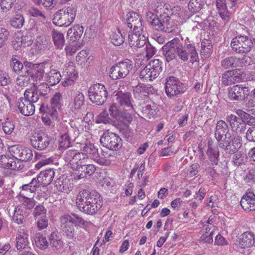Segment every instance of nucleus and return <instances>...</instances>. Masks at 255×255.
<instances>
[{"mask_svg": "<svg viewBox=\"0 0 255 255\" xmlns=\"http://www.w3.org/2000/svg\"><path fill=\"white\" fill-rule=\"evenodd\" d=\"M162 49L163 55L167 62L177 59L182 62H187L189 56L192 63L199 61V56L195 46L188 44L185 47L178 38L168 41L162 46Z\"/></svg>", "mask_w": 255, "mask_h": 255, "instance_id": "obj_1", "label": "nucleus"}, {"mask_svg": "<svg viewBox=\"0 0 255 255\" xmlns=\"http://www.w3.org/2000/svg\"><path fill=\"white\" fill-rule=\"evenodd\" d=\"M76 203L77 208L81 212L93 215L101 209L103 201L97 192L83 190L77 195Z\"/></svg>", "mask_w": 255, "mask_h": 255, "instance_id": "obj_2", "label": "nucleus"}, {"mask_svg": "<svg viewBox=\"0 0 255 255\" xmlns=\"http://www.w3.org/2000/svg\"><path fill=\"white\" fill-rule=\"evenodd\" d=\"M146 18L153 29L168 33L172 32L174 26V23L169 16L166 15H155L152 12H148Z\"/></svg>", "mask_w": 255, "mask_h": 255, "instance_id": "obj_3", "label": "nucleus"}, {"mask_svg": "<svg viewBox=\"0 0 255 255\" xmlns=\"http://www.w3.org/2000/svg\"><path fill=\"white\" fill-rule=\"evenodd\" d=\"M38 94L32 89L26 90L24 97L19 99L18 109L20 112L25 116L32 115L35 111L34 103L38 101Z\"/></svg>", "mask_w": 255, "mask_h": 255, "instance_id": "obj_4", "label": "nucleus"}, {"mask_svg": "<svg viewBox=\"0 0 255 255\" xmlns=\"http://www.w3.org/2000/svg\"><path fill=\"white\" fill-rule=\"evenodd\" d=\"M76 14V9L72 5L64 7L55 13L53 23L60 27H67L74 21Z\"/></svg>", "mask_w": 255, "mask_h": 255, "instance_id": "obj_5", "label": "nucleus"}, {"mask_svg": "<svg viewBox=\"0 0 255 255\" xmlns=\"http://www.w3.org/2000/svg\"><path fill=\"white\" fill-rule=\"evenodd\" d=\"M64 158L71 168L79 171L87 163L88 156L75 150H69L66 151Z\"/></svg>", "mask_w": 255, "mask_h": 255, "instance_id": "obj_6", "label": "nucleus"}, {"mask_svg": "<svg viewBox=\"0 0 255 255\" xmlns=\"http://www.w3.org/2000/svg\"><path fill=\"white\" fill-rule=\"evenodd\" d=\"M253 46L252 39L246 35H238L233 38L231 42L232 49L238 53H248Z\"/></svg>", "mask_w": 255, "mask_h": 255, "instance_id": "obj_7", "label": "nucleus"}, {"mask_svg": "<svg viewBox=\"0 0 255 255\" xmlns=\"http://www.w3.org/2000/svg\"><path fill=\"white\" fill-rule=\"evenodd\" d=\"M162 62L159 59H154L140 72L139 77L146 81H152L156 79L162 71Z\"/></svg>", "mask_w": 255, "mask_h": 255, "instance_id": "obj_8", "label": "nucleus"}, {"mask_svg": "<svg viewBox=\"0 0 255 255\" xmlns=\"http://www.w3.org/2000/svg\"><path fill=\"white\" fill-rule=\"evenodd\" d=\"M88 94L90 101L98 105H103L108 95L105 86L99 83L91 86L88 90Z\"/></svg>", "mask_w": 255, "mask_h": 255, "instance_id": "obj_9", "label": "nucleus"}, {"mask_svg": "<svg viewBox=\"0 0 255 255\" xmlns=\"http://www.w3.org/2000/svg\"><path fill=\"white\" fill-rule=\"evenodd\" d=\"M132 68V62L131 61L124 60L111 68L110 77L113 80L124 78L129 74Z\"/></svg>", "mask_w": 255, "mask_h": 255, "instance_id": "obj_10", "label": "nucleus"}, {"mask_svg": "<svg viewBox=\"0 0 255 255\" xmlns=\"http://www.w3.org/2000/svg\"><path fill=\"white\" fill-rule=\"evenodd\" d=\"M184 91L183 84L178 78L170 76L166 79L165 92L168 97L176 96Z\"/></svg>", "mask_w": 255, "mask_h": 255, "instance_id": "obj_11", "label": "nucleus"}, {"mask_svg": "<svg viewBox=\"0 0 255 255\" xmlns=\"http://www.w3.org/2000/svg\"><path fill=\"white\" fill-rule=\"evenodd\" d=\"M103 146L113 150L119 149L122 146V139L117 134L113 132L105 133L100 138Z\"/></svg>", "mask_w": 255, "mask_h": 255, "instance_id": "obj_12", "label": "nucleus"}, {"mask_svg": "<svg viewBox=\"0 0 255 255\" xmlns=\"http://www.w3.org/2000/svg\"><path fill=\"white\" fill-rule=\"evenodd\" d=\"M81 149L83 153L90 157L100 165H108L110 161L103 157H100L98 149L93 143L86 142L81 144Z\"/></svg>", "mask_w": 255, "mask_h": 255, "instance_id": "obj_13", "label": "nucleus"}, {"mask_svg": "<svg viewBox=\"0 0 255 255\" xmlns=\"http://www.w3.org/2000/svg\"><path fill=\"white\" fill-rule=\"evenodd\" d=\"M8 150L11 155L19 162L28 161L33 156L32 150L30 148H23L18 145L9 146Z\"/></svg>", "mask_w": 255, "mask_h": 255, "instance_id": "obj_14", "label": "nucleus"}, {"mask_svg": "<svg viewBox=\"0 0 255 255\" xmlns=\"http://www.w3.org/2000/svg\"><path fill=\"white\" fill-rule=\"evenodd\" d=\"M241 139V137L239 135L232 137V134H230V137L229 138H226V136H225L224 138L223 137L221 139H217V141L219 147L230 154H234L236 152L237 148H231V142L234 143L239 141V142H237L236 144L237 147L239 148L241 146L240 142Z\"/></svg>", "mask_w": 255, "mask_h": 255, "instance_id": "obj_15", "label": "nucleus"}, {"mask_svg": "<svg viewBox=\"0 0 255 255\" xmlns=\"http://www.w3.org/2000/svg\"><path fill=\"white\" fill-rule=\"evenodd\" d=\"M58 130L61 135L59 140V148L65 149L70 146V133L73 131V128L71 126L69 127L65 123H60L58 128Z\"/></svg>", "mask_w": 255, "mask_h": 255, "instance_id": "obj_16", "label": "nucleus"}, {"mask_svg": "<svg viewBox=\"0 0 255 255\" xmlns=\"http://www.w3.org/2000/svg\"><path fill=\"white\" fill-rule=\"evenodd\" d=\"M249 93L248 87L237 85L230 88L228 96L232 100L242 101L248 96Z\"/></svg>", "mask_w": 255, "mask_h": 255, "instance_id": "obj_17", "label": "nucleus"}, {"mask_svg": "<svg viewBox=\"0 0 255 255\" xmlns=\"http://www.w3.org/2000/svg\"><path fill=\"white\" fill-rule=\"evenodd\" d=\"M115 97L116 101L121 106L123 107L125 110H130L132 111V98L131 94L129 92H124L122 91H118L116 92Z\"/></svg>", "mask_w": 255, "mask_h": 255, "instance_id": "obj_18", "label": "nucleus"}, {"mask_svg": "<svg viewBox=\"0 0 255 255\" xmlns=\"http://www.w3.org/2000/svg\"><path fill=\"white\" fill-rule=\"evenodd\" d=\"M30 141L31 145L34 148L42 150L48 146L50 138L45 134L35 133L32 136Z\"/></svg>", "mask_w": 255, "mask_h": 255, "instance_id": "obj_19", "label": "nucleus"}, {"mask_svg": "<svg viewBox=\"0 0 255 255\" xmlns=\"http://www.w3.org/2000/svg\"><path fill=\"white\" fill-rule=\"evenodd\" d=\"M227 121L229 123L231 129L237 134H243L246 129V125L242 122V120L236 115L231 114L226 118Z\"/></svg>", "mask_w": 255, "mask_h": 255, "instance_id": "obj_20", "label": "nucleus"}, {"mask_svg": "<svg viewBox=\"0 0 255 255\" xmlns=\"http://www.w3.org/2000/svg\"><path fill=\"white\" fill-rule=\"evenodd\" d=\"M146 40L147 39L144 33L129 32V45L134 49L142 48L145 45Z\"/></svg>", "mask_w": 255, "mask_h": 255, "instance_id": "obj_21", "label": "nucleus"}, {"mask_svg": "<svg viewBox=\"0 0 255 255\" xmlns=\"http://www.w3.org/2000/svg\"><path fill=\"white\" fill-rule=\"evenodd\" d=\"M85 98L83 94L79 91L74 92L69 104L70 109L73 112H77L84 104Z\"/></svg>", "mask_w": 255, "mask_h": 255, "instance_id": "obj_22", "label": "nucleus"}, {"mask_svg": "<svg viewBox=\"0 0 255 255\" xmlns=\"http://www.w3.org/2000/svg\"><path fill=\"white\" fill-rule=\"evenodd\" d=\"M0 164L3 168L7 169L18 170L21 168L20 162L13 157H9L5 155L0 156Z\"/></svg>", "mask_w": 255, "mask_h": 255, "instance_id": "obj_23", "label": "nucleus"}, {"mask_svg": "<svg viewBox=\"0 0 255 255\" xmlns=\"http://www.w3.org/2000/svg\"><path fill=\"white\" fill-rule=\"evenodd\" d=\"M0 86L2 87V94L8 99V95L12 91L13 87L9 76L3 71H0Z\"/></svg>", "mask_w": 255, "mask_h": 255, "instance_id": "obj_24", "label": "nucleus"}, {"mask_svg": "<svg viewBox=\"0 0 255 255\" xmlns=\"http://www.w3.org/2000/svg\"><path fill=\"white\" fill-rule=\"evenodd\" d=\"M255 244V235L251 232L243 233L239 238L238 246L241 249L250 248Z\"/></svg>", "mask_w": 255, "mask_h": 255, "instance_id": "obj_25", "label": "nucleus"}, {"mask_svg": "<svg viewBox=\"0 0 255 255\" xmlns=\"http://www.w3.org/2000/svg\"><path fill=\"white\" fill-rule=\"evenodd\" d=\"M231 133L230 132L229 128L227 123L223 121L220 120L216 124V130L215 132V137L217 139L223 138L224 135L226 138L230 137Z\"/></svg>", "mask_w": 255, "mask_h": 255, "instance_id": "obj_26", "label": "nucleus"}, {"mask_svg": "<svg viewBox=\"0 0 255 255\" xmlns=\"http://www.w3.org/2000/svg\"><path fill=\"white\" fill-rule=\"evenodd\" d=\"M241 205L246 211H255V195L253 192H247L242 197Z\"/></svg>", "mask_w": 255, "mask_h": 255, "instance_id": "obj_27", "label": "nucleus"}, {"mask_svg": "<svg viewBox=\"0 0 255 255\" xmlns=\"http://www.w3.org/2000/svg\"><path fill=\"white\" fill-rule=\"evenodd\" d=\"M246 60L245 58L240 59L236 57L231 56L223 60L221 66L225 69L231 67H243L245 65Z\"/></svg>", "mask_w": 255, "mask_h": 255, "instance_id": "obj_28", "label": "nucleus"}, {"mask_svg": "<svg viewBox=\"0 0 255 255\" xmlns=\"http://www.w3.org/2000/svg\"><path fill=\"white\" fill-rule=\"evenodd\" d=\"M29 214V212L24 211V206H17L15 207L12 220L17 224H22L25 222V218Z\"/></svg>", "mask_w": 255, "mask_h": 255, "instance_id": "obj_29", "label": "nucleus"}, {"mask_svg": "<svg viewBox=\"0 0 255 255\" xmlns=\"http://www.w3.org/2000/svg\"><path fill=\"white\" fill-rule=\"evenodd\" d=\"M38 27L37 25H34L31 27L25 34L21 37L20 41L21 45L24 47H28L31 45L33 41V37L35 34H37L38 32Z\"/></svg>", "mask_w": 255, "mask_h": 255, "instance_id": "obj_30", "label": "nucleus"}, {"mask_svg": "<svg viewBox=\"0 0 255 255\" xmlns=\"http://www.w3.org/2000/svg\"><path fill=\"white\" fill-rule=\"evenodd\" d=\"M16 247L18 250H22L28 245V234L24 229L18 230L16 237Z\"/></svg>", "mask_w": 255, "mask_h": 255, "instance_id": "obj_31", "label": "nucleus"}, {"mask_svg": "<svg viewBox=\"0 0 255 255\" xmlns=\"http://www.w3.org/2000/svg\"><path fill=\"white\" fill-rule=\"evenodd\" d=\"M241 77L237 72L234 71H228L223 74L222 77V83L225 85L233 84L235 82L241 81Z\"/></svg>", "mask_w": 255, "mask_h": 255, "instance_id": "obj_32", "label": "nucleus"}, {"mask_svg": "<svg viewBox=\"0 0 255 255\" xmlns=\"http://www.w3.org/2000/svg\"><path fill=\"white\" fill-rule=\"evenodd\" d=\"M83 32L84 27L79 24H76L68 30L67 35L70 37V40L78 41L83 35Z\"/></svg>", "mask_w": 255, "mask_h": 255, "instance_id": "obj_33", "label": "nucleus"}, {"mask_svg": "<svg viewBox=\"0 0 255 255\" xmlns=\"http://www.w3.org/2000/svg\"><path fill=\"white\" fill-rule=\"evenodd\" d=\"M39 176L41 179V182H43V186H46L49 185L55 176V172L53 169H48L40 172Z\"/></svg>", "mask_w": 255, "mask_h": 255, "instance_id": "obj_34", "label": "nucleus"}, {"mask_svg": "<svg viewBox=\"0 0 255 255\" xmlns=\"http://www.w3.org/2000/svg\"><path fill=\"white\" fill-rule=\"evenodd\" d=\"M206 1L207 0H190L188 4V8L191 12H198L204 6Z\"/></svg>", "mask_w": 255, "mask_h": 255, "instance_id": "obj_35", "label": "nucleus"}, {"mask_svg": "<svg viewBox=\"0 0 255 255\" xmlns=\"http://www.w3.org/2000/svg\"><path fill=\"white\" fill-rule=\"evenodd\" d=\"M47 82L51 86H54L58 83L61 80V76L59 71L55 69H51L48 73Z\"/></svg>", "mask_w": 255, "mask_h": 255, "instance_id": "obj_36", "label": "nucleus"}, {"mask_svg": "<svg viewBox=\"0 0 255 255\" xmlns=\"http://www.w3.org/2000/svg\"><path fill=\"white\" fill-rule=\"evenodd\" d=\"M51 35L55 46L59 49L62 48L65 42L63 34L58 31L53 30L52 31Z\"/></svg>", "mask_w": 255, "mask_h": 255, "instance_id": "obj_37", "label": "nucleus"}, {"mask_svg": "<svg viewBox=\"0 0 255 255\" xmlns=\"http://www.w3.org/2000/svg\"><path fill=\"white\" fill-rule=\"evenodd\" d=\"M35 157L39 160V161L35 165V168L38 169L53 162V159L51 157H47L37 152L35 153Z\"/></svg>", "mask_w": 255, "mask_h": 255, "instance_id": "obj_38", "label": "nucleus"}, {"mask_svg": "<svg viewBox=\"0 0 255 255\" xmlns=\"http://www.w3.org/2000/svg\"><path fill=\"white\" fill-rule=\"evenodd\" d=\"M69 215H65L61 217V228L63 231L66 233L72 234L74 231V224L69 221H67V217Z\"/></svg>", "mask_w": 255, "mask_h": 255, "instance_id": "obj_39", "label": "nucleus"}, {"mask_svg": "<svg viewBox=\"0 0 255 255\" xmlns=\"http://www.w3.org/2000/svg\"><path fill=\"white\" fill-rule=\"evenodd\" d=\"M45 64L41 63L35 65L33 73L34 78H32L33 81L40 80L42 79L45 70Z\"/></svg>", "mask_w": 255, "mask_h": 255, "instance_id": "obj_40", "label": "nucleus"}, {"mask_svg": "<svg viewBox=\"0 0 255 255\" xmlns=\"http://www.w3.org/2000/svg\"><path fill=\"white\" fill-rule=\"evenodd\" d=\"M49 243L52 248L56 250L61 249L63 246V242L55 233H52L49 237Z\"/></svg>", "mask_w": 255, "mask_h": 255, "instance_id": "obj_41", "label": "nucleus"}, {"mask_svg": "<svg viewBox=\"0 0 255 255\" xmlns=\"http://www.w3.org/2000/svg\"><path fill=\"white\" fill-rule=\"evenodd\" d=\"M112 43L116 45L119 46L122 44L125 41V37L119 31L113 32L110 36Z\"/></svg>", "mask_w": 255, "mask_h": 255, "instance_id": "obj_42", "label": "nucleus"}, {"mask_svg": "<svg viewBox=\"0 0 255 255\" xmlns=\"http://www.w3.org/2000/svg\"><path fill=\"white\" fill-rule=\"evenodd\" d=\"M209 232H205L204 234L201 236L200 239L204 243H211L213 242V236L214 233V226L210 224Z\"/></svg>", "mask_w": 255, "mask_h": 255, "instance_id": "obj_43", "label": "nucleus"}, {"mask_svg": "<svg viewBox=\"0 0 255 255\" xmlns=\"http://www.w3.org/2000/svg\"><path fill=\"white\" fill-rule=\"evenodd\" d=\"M133 91L135 97H142L148 95L149 90L145 85L139 84L133 88Z\"/></svg>", "mask_w": 255, "mask_h": 255, "instance_id": "obj_44", "label": "nucleus"}, {"mask_svg": "<svg viewBox=\"0 0 255 255\" xmlns=\"http://www.w3.org/2000/svg\"><path fill=\"white\" fill-rule=\"evenodd\" d=\"M127 16V24L128 27L130 29H132V27H133V26L135 25V23L138 20H140V19L141 18L140 15L135 12H129Z\"/></svg>", "mask_w": 255, "mask_h": 255, "instance_id": "obj_45", "label": "nucleus"}, {"mask_svg": "<svg viewBox=\"0 0 255 255\" xmlns=\"http://www.w3.org/2000/svg\"><path fill=\"white\" fill-rule=\"evenodd\" d=\"M67 221L72 222L74 226H85L86 222L80 216L76 214H72V216L69 215L67 217Z\"/></svg>", "mask_w": 255, "mask_h": 255, "instance_id": "obj_46", "label": "nucleus"}, {"mask_svg": "<svg viewBox=\"0 0 255 255\" xmlns=\"http://www.w3.org/2000/svg\"><path fill=\"white\" fill-rule=\"evenodd\" d=\"M142 48H143V55H144L147 58V59H149L155 54L156 50L155 48L148 43L147 40L145 45L142 46Z\"/></svg>", "mask_w": 255, "mask_h": 255, "instance_id": "obj_47", "label": "nucleus"}, {"mask_svg": "<svg viewBox=\"0 0 255 255\" xmlns=\"http://www.w3.org/2000/svg\"><path fill=\"white\" fill-rule=\"evenodd\" d=\"M80 46L81 45L79 41L72 40V41L70 42L66 46V52L67 54L72 55L77 51Z\"/></svg>", "mask_w": 255, "mask_h": 255, "instance_id": "obj_48", "label": "nucleus"}, {"mask_svg": "<svg viewBox=\"0 0 255 255\" xmlns=\"http://www.w3.org/2000/svg\"><path fill=\"white\" fill-rule=\"evenodd\" d=\"M29 14L33 17L38 18L42 22H45L47 20L44 14L37 8L32 7L28 10Z\"/></svg>", "mask_w": 255, "mask_h": 255, "instance_id": "obj_49", "label": "nucleus"}, {"mask_svg": "<svg viewBox=\"0 0 255 255\" xmlns=\"http://www.w3.org/2000/svg\"><path fill=\"white\" fill-rule=\"evenodd\" d=\"M24 19L22 15L17 14L10 20L11 25L16 28H21L24 23Z\"/></svg>", "mask_w": 255, "mask_h": 255, "instance_id": "obj_50", "label": "nucleus"}, {"mask_svg": "<svg viewBox=\"0 0 255 255\" xmlns=\"http://www.w3.org/2000/svg\"><path fill=\"white\" fill-rule=\"evenodd\" d=\"M2 127L5 134H10L13 132L15 126L12 121L7 118L6 120L2 123Z\"/></svg>", "mask_w": 255, "mask_h": 255, "instance_id": "obj_51", "label": "nucleus"}, {"mask_svg": "<svg viewBox=\"0 0 255 255\" xmlns=\"http://www.w3.org/2000/svg\"><path fill=\"white\" fill-rule=\"evenodd\" d=\"M207 153L213 165H217L219 161V151L217 149L207 150Z\"/></svg>", "mask_w": 255, "mask_h": 255, "instance_id": "obj_52", "label": "nucleus"}, {"mask_svg": "<svg viewBox=\"0 0 255 255\" xmlns=\"http://www.w3.org/2000/svg\"><path fill=\"white\" fill-rule=\"evenodd\" d=\"M67 74L65 80L62 82V85L65 87L73 85L78 77L77 72L68 73Z\"/></svg>", "mask_w": 255, "mask_h": 255, "instance_id": "obj_53", "label": "nucleus"}, {"mask_svg": "<svg viewBox=\"0 0 255 255\" xmlns=\"http://www.w3.org/2000/svg\"><path fill=\"white\" fill-rule=\"evenodd\" d=\"M111 120L108 113L104 110L96 118V122L98 124L103 123L104 124L110 123Z\"/></svg>", "mask_w": 255, "mask_h": 255, "instance_id": "obj_54", "label": "nucleus"}, {"mask_svg": "<svg viewBox=\"0 0 255 255\" xmlns=\"http://www.w3.org/2000/svg\"><path fill=\"white\" fill-rule=\"evenodd\" d=\"M156 11L157 14L160 15L166 14V15L169 16L171 12V6L169 4L167 3L160 4V5L156 7Z\"/></svg>", "mask_w": 255, "mask_h": 255, "instance_id": "obj_55", "label": "nucleus"}, {"mask_svg": "<svg viewBox=\"0 0 255 255\" xmlns=\"http://www.w3.org/2000/svg\"><path fill=\"white\" fill-rule=\"evenodd\" d=\"M62 95L59 92L56 93L51 99V105L55 109L54 111L56 112V109H59L61 106Z\"/></svg>", "mask_w": 255, "mask_h": 255, "instance_id": "obj_56", "label": "nucleus"}, {"mask_svg": "<svg viewBox=\"0 0 255 255\" xmlns=\"http://www.w3.org/2000/svg\"><path fill=\"white\" fill-rule=\"evenodd\" d=\"M30 75L19 76L16 80V84L21 87L27 86L30 83Z\"/></svg>", "mask_w": 255, "mask_h": 255, "instance_id": "obj_57", "label": "nucleus"}, {"mask_svg": "<svg viewBox=\"0 0 255 255\" xmlns=\"http://www.w3.org/2000/svg\"><path fill=\"white\" fill-rule=\"evenodd\" d=\"M46 44V38L44 36H38L35 40L34 45L38 51L44 49Z\"/></svg>", "mask_w": 255, "mask_h": 255, "instance_id": "obj_58", "label": "nucleus"}, {"mask_svg": "<svg viewBox=\"0 0 255 255\" xmlns=\"http://www.w3.org/2000/svg\"><path fill=\"white\" fill-rule=\"evenodd\" d=\"M46 209L41 205H38L34 208L33 215L34 218L46 217Z\"/></svg>", "mask_w": 255, "mask_h": 255, "instance_id": "obj_59", "label": "nucleus"}, {"mask_svg": "<svg viewBox=\"0 0 255 255\" xmlns=\"http://www.w3.org/2000/svg\"><path fill=\"white\" fill-rule=\"evenodd\" d=\"M25 199L23 202V203L21 205H18V206H24V211H27L29 212V210L33 208L35 204V201L31 198H29L28 197L25 196V197H23Z\"/></svg>", "mask_w": 255, "mask_h": 255, "instance_id": "obj_60", "label": "nucleus"}, {"mask_svg": "<svg viewBox=\"0 0 255 255\" xmlns=\"http://www.w3.org/2000/svg\"><path fill=\"white\" fill-rule=\"evenodd\" d=\"M79 171L84 172L85 175L91 176L95 172L96 167L92 164H87V163L81 167Z\"/></svg>", "mask_w": 255, "mask_h": 255, "instance_id": "obj_61", "label": "nucleus"}, {"mask_svg": "<svg viewBox=\"0 0 255 255\" xmlns=\"http://www.w3.org/2000/svg\"><path fill=\"white\" fill-rule=\"evenodd\" d=\"M59 0H35V3L37 5L42 4L47 8L53 7Z\"/></svg>", "mask_w": 255, "mask_h": 255, "instance_id": "obj_62", "label": "nucleus"}, {"mask_svg": "<svg viewBox=\"0 0 255 255\" xmlns=\"http://www.w3.org/2000/svg\"><path fill=\"white\" fill-rule=\"evenodd\" d=\"M109 111L110 115L115 119H118L121 117V112L117 104L113 103L110 106Z\"/></svg>", "mask_w": 255, "mask_h": 255, "instance_id": "obj_63", "label": "nucleus"}, {"mask_svg": "<svg viewBox=\"0 0 255 255\" xmlns=\"http://www.w3.org/2000/svg\"><path fill=\"white\" fill-rule=\"evenodd\" d=\"M16 0H1L0 7L3 12L10 9Z\"/></svg>", "mask_w": 255, "mask_h": 255, "instance_id": "obj_64", "label": "nucleus"}]
</instances>
